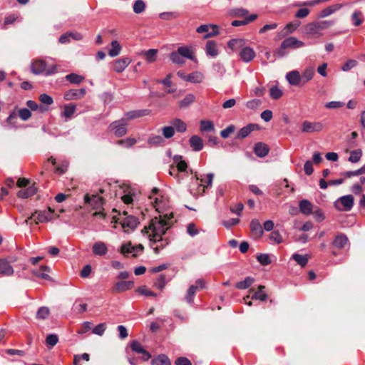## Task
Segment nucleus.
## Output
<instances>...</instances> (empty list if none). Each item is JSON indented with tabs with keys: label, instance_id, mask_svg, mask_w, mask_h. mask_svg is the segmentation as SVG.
Wrapping results in <instances>:
<instances>
[{
	"label": "nucleus",
	"instance_id": "obj_40",
	"mask_svg": "<svg viewBox=\"0 0 365 365\" xmlns=\"http://www.w3.org/2000/svg\"><path fill=\"white\" fill-rule=\"evenodd\" d=\"M310 256L309 255H302L299 254H294L292 255V259H294L297 264L301 265L302 267H304L307 265Z\"/></svg>",
	"mask_w": 365,
	"mask_h": 365
},
{
	"label": "nucleus",
	"instance_id": "obj_26",
	"mask_svg": "<svg viewBox=\"0 0 365 365\" xmlns=\"http://www.w3.org/2000/svg\"><path fill=\"white\" fill-rule=\"evenodd\" d=\"M245 40L243 38H234L227 43V46L232 51H237L238 49L241 51L245 46Z\"/></svg>",
	"mask_w": 365,
	"mask_h": 365
},
{
	"label": "nucleus",
	"instance_id": "obj_23",
	"mask_svg": "<svg viewBox=\"0 0 365 365\" xmlns=\"http://www.w3.org/2000/svg\"><path fill=\"white\" fill-rule=\"evenodd\" d=\"M300 212L306 215H309L313 212L314 206L307 200H302L299 203Z\"/></svg>",
	"mask_w": 365,
	"mask_h": 365
},
{
	"label": "nucleus",
	"instance_id": "obj_8",
	"mask_svg": "<svg viewBox=\"0 0 365 365\" xmlns=\"http://www.w3.org/2000/svg\"><path fill=\"white\" fill-rule=\"evenodd\" d=\"M354 205V197L351 195H346L340 197L334 203L336 208L341 211L350 210Z\"/></svg>",
	"mask_w": 365,
	"mask_h": 365
},
{
	"label": "nucleus",
	"instance_id": "obj_42",
	"mask_svg": "<svg viewBox=\"0 0 365 365\" xmlns=\"http://www.w3.org/2000/svg\"><path fill=\"white\" fill-rule=\"evenodd\" d=\"M341 8V4H335L323 9L320 13V17H326Z\"/></svg>",
	"mask_w": 365,
	"mask_h": 365
},
{
	"label": "nucleus",
	"instance_id": "obj_33",
	"mask_svg": "<svg viewBox=\"0 0 365 365\" xmlns=\"http://www.w3.org/2000/svg\"><path fill=\"white\" fill-rule=\"evenodd\" d=\"M257 125L254 124H249L242 128L237 135V138H245L256 128Z\"/></svg>",
	"mask_w": 365,
	"mask_h": 365
},
{
	"label": "nucleus",
	"instance_id": "obj_35",
	"mask_svg": "<svg viewBox=\"0 0 365 365\" xmlns=\"http://www.w3.org/2000/svg\"><path fill=\"white\" fill-rule=\"evenodd\" d=\"M348 243V239L345 235H340L335 237L333 241V245L339 249H342L346 247Z\"/></svg>",
	"mask_w": 365,
	"mask_h": 365
},
{
	"label": "nucleus",
	"instance_id": "obj_21",
	"mask_svg": "<svg viewBox=\"0 0 365 365\" xmlns=\"http://www.w3.org/2000/svg\"><path fill=\"white\" fill-rule=\"evenodd\" d=\"M108 250L106 244L101 241L95 242L92 247V251L95 255L104 256L107 254Z\"/></svg>",
	"mask_w": 365,
	"mask_h": 365
},
{
	"label": "nucleus",
	"instance_id": "obj_34",
	"mask_svg": "<svg viewBox=\"0 0 365 365\" xmlns=\"http://www.w3.org/2000/svg\"><path fill=\"white\" fill-rule=\"evenodd\" d=\"M204 80V75L199 71H195L188 74L187 82L200 83Z\"/></svg>",
	"mask_w": 365,
	"mask_h": 365
},
{
	"label": "nucleus",
	"instance_id": "obj_25",
	"mask_svg": "<svg viewBox=\"0 0 365 365\" xmlns=\"http://www.w3.org/2000/svg\"><path fill=\"white\" fill-rule=\"evenodd\" d=\"M255 154L260 158L266 156L269 153L267 145L263 143H257L254 147Z\"/></svg>",
	"mask_w": 365,
	"mask_h": 365
},
{
	"label": "nucleus",
	"instance_id": "obj_32",
	"mask_svg": "<svg viewBox=\"0 0 365 365\" xmlns=\"http://www.w3.org/2000/svg\"><path fill=\"white\" fill-rule=\"evenodd\" d=\"M152 365H171L170 360L165 354H160L151 361Z\"/></svg>",
	"mask_w": 365,
	"mask_h": 365
},
{
	"label": "nucleus",
	"instance_id": "obj_22",
	"mask_svg": "<svg viewBox=\"0 0 365 365\" xmlns=\"http://www.w3.org/2000/svg\"><path fill=\"white\" fill-rule=\"evenodd\" d=\"M315 69L312 66L307 67L301 74L302 85L304 86L310 81L314 76Z\"/></svg>",
	"mask_w": 365,
	"mask_h": 365
},
{
	"label": "nucleus",
	"instance_id": "obj_58",
	"mask_svg": "<svg viewBox=\"0 0 365 365\" xmlns=\"http://www.w3.org/2000/svg\"><path fill=\"white\" fill-rule=\"evenodd\" d=\"M270 96L273 99H279L282 96V91L278 86H272L269 91Z\"/></svg>",
	"mask_w": 365,
	"mask_h": 365
},
{
	"label": "nucleus",
	"instance_id": "obj_64",
	"mask_svg": "<svg viewBox=\"0 0 365 365\" xmlns=\"http://www.w3.org/2000/svg\"><path fill=\"white\" fill-rule=\"evenodd\" d=\"M163 135L165 138H170L175 134V130L173 126H165L162 128Z\"/></svg>",
	"mask_w": 365,
	"mask_h": 365
},
{
	"label": "nucleus",
	"instance_id": "obj_5",
	"mask_svg": "<svg viewBox=\"0 0 365 365\" xmlns=\"http://www.w3.org/2000/svg\"><path fill=\"white\" fill-rule=\"evenodd\" d=\"M54 210L48 207V211H36L30 217L25 220L28 225L34 223L36 225L38 223L46 222L52 220L53 217Z\"/></svg>",
	"mask_w": 365,
	"mask_h": 365
},
{
	"label": "nucleus",
	"instance_id": "obj_15",
	"mask_svg": "<svg viewBox=\"0 0 365 365\" xmlns=\"http://www.w3.org/2000/svg\"><path fill=\"white\" fill-rule=\"evenodd\" d=\"M48 163H51L52 165L55 166L54 173L59 175L65 173L68 167V163L66 160L61 161L56 165V160L52 156L48 159Z\"/></svg>",
	"mask_w": 365,
	"mask_h": 365
},
{
	"label": "nucleus",
	"instance_id": "obj_49",
	"mask_svg": "<svg viewBox=\"0 0 365 365\" xmlns=\"http://www.w3.org/2000/svg\"><path fill=\"white\" fill-rule=\"evenodd\" d=\"M144 115H145L144 111H141V110L130 111V112L127 113L125 115V117L122 120H123L124 122L127 123V121L129 120L134 119V118H139V117H141V116H143Z\"/></svg>",
	"mask_w": 365,
	"mask_h": 365
},
{
	"label": "nucleus",
	"instance_id": "obj_63",
	"mask_svg": "<svg viewBox=\"0 0 365 365\" xmlns=\"http://www.w3.org/2000/svg\"><path fill=\"white\" fill-rule=\"evenodd\" d=\"M50 314L49 309L48 307H42L37 312V318L40 319H46Z\"/></svg>",
	"mask_w": 365,
	"mask_h": 365
},
{
	"label": "nucleus",
	"instance_id": "obj_10",
	"mask_svg": "<svg viewBox=\"0 0 365 365\" xmlns=\"http://www.w3.org/2000/svg\"><path fill=\"white\" fill-rule=\"evenodd\" d=\"M143 250V247L142 245L133 246L131 242H129L122 245L120 247V252L125 256L131 254L133 257H136L138 253L142 252Z\"/></svg>",
	"mask_w": 365,
	"mask_h": 365
},
{
	"label": "nucleus",
	"instance_id": "obj_44",
	"mask_svg": "<svg viewBox=\"0 0 365 365\" xmlns=\"http://www.w3.org/2000/svg\"><path fill=\"white\" fill-rule=\"evenodd\" d=\"M299 26L300 21L297 20L288 23L284 29L285 31V34H284V35L293 33Z\"/></svg>",
	"mask_w": 365,
	"mask_h": 365
},
{
	"label": "nucleus",
	"instance_id": "obj_11",
	"mask_svg": "<svg viewBox=\"0 0 365 365\" xmlns=\"http://www.w3.org/2000/svg\"><path fill=\"white\" fill-rule=\"evenodd\" d=\"M212 178L213 175L212 174L207 175L205 179H201L200 182L199 179L197 178V188L195 192V195H202L205 192V189L211 186Z\"/></svg>",
	"mask_w": 365,
	"mask_h": 365
},
{
	"label": "nucleus",
	"instance_id": "obj_17",
	"mask_svg": "<svg viewBox=\"0 0 365 365\" xmlns=\"http://www.w3.org/2000/svg\"><path fill=\"white\" fill-rule=\"evenodd\" d=\"M286 79L289 83L295 86H303L301 74L298 71H292L287 73Z\"/></svg>",
	"mask_w": 365,
	"mask_h": 365
},
{
	"label": "nucleus",
	"instance_id": "obj_14",
	"mask_svg": "<svg viewBox=\"0 0 365 365\" xmlns=\"http://www.w3.org/2000/svg\"><path fill=\"white\" fill-rule=\"evenodd\" d=\"M324 128L321 122L304 121L302 125V130L304 133H314L322 130Z\"/></svg>",
	"mask_w": 365,
	"mask_h": 365
},
{
	"label": "nucleus",
	"instance_id": "obj_1",
	"mask_svg": "<svg viewBox=\"0 0 365 365\" xmlns=\"http://www.w3.org/2000/svg\"><path fill=\"white\" fill-rule=\"evenodd\" d=\"M173 212H166L164 215H160L159 217L153 218L148 227H145L142 232L148 235L149 240L153 243L160 242V245L153 247V250L158 254L160 250L165 247L168 241L167 239H163V236L165 234L166 231L173 225Z\"/></svg>",
	"mask_w": 365,
	"mask_h": 365
},
{
	"label": "nucleus",
	"instance_id": "obj_46",
	"mask_svg": "<svg viewBox=\"0 0 365 365\" xmlns=\"http://www.w3.org/2000/svg\"><path fill=\"white\" fill-rule=\"evenodd\" d=\"M136 143V139L132 137H129L125 139L119 140L117 141L118 145L123 146L127 148L133 146Z\"/></svg>",
	"mask_w": 365,
	"mask_h": 365
},
{
	"label": "nucleus",
	"instance_id": "obj_12",
	"mask_svg": "<svg viewBox=\"0 0 365 365\" xmlns=\"http://www.w3.org/2000/svg\"><path fill=\"white\" fill-rule=\"evenodd\" d=\"M127 123L123 120L115 121L110 125V129L113 130L114 134L117 137H121L127 133Z\"/></svg>",
	"mask_w": 365,
	"mask_h": 365
},
{
	"label": "nucleus",
	"instance_id": "obj_38",
	"mask_svg": "<svg viewBox=\"0 0 365 365\" xmlns=\"http://www.w3.org/2000/svg\"><path fill=\"white\" fill-rule=\"evenodd\" d=\"M178 52L182 56L193 60L195 58L194 51L191 47L182 46L178 49Z\"/></svg>",
	"mask_w": 365,
	"mask_h": 365
},
{
	"label": "nucleus",
	"instance_id": "obj_61",
	"mask_svg": "<svg viewBox=\"0 0 365 365\" xmlns=\"http://www.w3.org/2000/svg\"><path fill=\"white\" fill-rule=\"evenodd\" d=\"M106 329V324L101 323L96 325L93 329L92 333L98 336H102Z\"/></svg>",
	"mask_w": 365,
	"mask_h": 365
},
{
	"label": "nucleus",
	"instance_id": "obj_43",
	"mask_svg": "<svg viewBox=\"0 0 365 365\" xmlns=\"http://www.w3.org/2000/svg\"><path fill=\"white\" fill-rule=\"evenodd\" d=\"M257 16L256 14H252L250 16L247 17L245 20L239 21L235 20L232 22V26H240L248 24L249 23L255 21L257 19Z\"/></svg>",
	"mask_w": 365,
	"mask_h": 365
},
{
	"label": "nucleus",
	"instance_id": "obj_59",
	"mask_svg": "<svg viewBox=\"0 0 365 365\" xmlns=\"http://www.w3.org/2000/svg\"><path fill=\"white\" fill-rule=\"evenodd\" d=\"M18 116L23 120H26L31 116V111L27 108H21L16 111Z\"/></svg>",
	"mask_w": 365,
	"mask_h": 365
},
{
	"label": "nucleus",
	"instance_id": "obj_50",
	"mask_svg": "<svg viewBox=\"0 0 365 365\" xmlns=\"http://www.w3.org/2000/svg\"><path fill=\"white\" fill-rule=\"evenodd\" d=\"M63 115L66 118H70L76 112V106L73 104H68L64 106Z\"/></svg>",
	"mask_w": 365,
	"mask_h": 365
},
{
	"label": "nucleus",
	"instance_id": "obj_24",
	"mask_svg": "<svg viewBox=\"0 0 365 365\" xmlns=\"http://www.w3.org/2000/svg\"><path fill=\"white\" fill-rule=\"evenodd\" d=\"M250 229L255 237L259 238L263 234L262 225L258 220H253L250 223Z\"/></svg>",
	"mask_w": 365,
	"mask_h": 365
},
{
	"label": "nucleus",
	"instance_id": "obj_55",
	"mask_svg": "<svg viewBox=\"0 0 365 365\" xmlns=\"http://www.w3.org/2000/svg\"><path fill=\"white\" fill-rule=\"evenodd\" d=\"M165 284L166 280L164 275L159 276L153 282V287L160 290H163Z\"/></svg>",
	"mask_w": 365,
	"mask_h": 365
},
{
	"label": "nucleus",
	"instance_id": "obj_62",
	"mask_svg": "<svg viewBox=\"0 0 365 365\" xmlns=\"http://www.w3.org/2000/svg\"><path fill=\"white\" fill-rule=\"evenodd\" d=\"M18 19L16 14H10L5 17L4 24H2L3 29H6L7 26L14 24Z\"/></svg>",
	"mask_w": 365,
	"mask_h": 365
},
{
	"label": "nucleus",
	"instance_id": "obj_13",
	"mask_svg": "<svg viewBox=\"0 0 365 365\" xmlns=\"http://www.w3.org/2000/svg\"><path fill=\"white\" fill-rule=\"evenodd\" d=\"M199 34L206 33L205 38L217 36L219 34V29L215 24H205L199 26L197 29Z\"/></svg>",
	"mask_w": 365,
	"mask_h": 365
},
{
	"label": "nucleus",
	"instance_id": "obj_51",
	"mask_svg": "<svg viewBox=\"0 0 365 365\" xmlns=\"http://www.w3.org/2000/svg\"><path fill=\"white\" fill-rule=\"evenodd\" d=\"M254 279L252 277H247L245 280L239 282L236 284V287L239 289H245L250 287L254 283Z\"/></svg>",
	"mask_w": 365,
	"mask_h": 365
},
{
	"label": "nucleus",
	"instance_id": "obj_57",
	"mask_svg": "<svg viewBox=\"0 0 365 365\" xmlns=\"http://www.w3.org/2000/svg\"><path fill=\"white\" fill-rule=\"evenodd\" d=\"M248 11L242 8L233 9L229 11V14L235 17H242L246 16Z\"/></svg>",
	"mask_w": 365,
	"mask_h": 365
},
{
	"label": "nucleus",
	"instance_id": "obj_27",
	"mask_svg": "<svg viewBox=\"0 0 365 365\" xmlns=\"http://www.w3.org/2000/svg\"><path fill=\"white\" fill-rule=\"evenodd\" d=\"M190 145L193 150L199 151L203 148V141L200 137L197 135H192L190 138Z\"/></svg>",
	"mask_w": 365,
	"mask_h": 365
},
{
	"label": "nucleus",
	"instance_id": "obj_19",
	"mask_svg": "<svg viewBox=\"0 0 365 365\" xmlns=\"http://www.w3.org/2000/svg\"><path fill=\"white\" fill-rule=\"evenodd\" d=\"M134 286L133 281H120L116 282L113 288V292H123L132 289Z\"/></svg>",
	"mask_w": 365,
	"mask_h": 365
},
{
	"label": "nucleus",
	"instance_id": "obj_20",
	"mask_svg": "<svg viewBox=\"0 0 365 365\" xmlns=\"http://www.w3.org/2000/svg\"><path fill=\"white\" fill-rule=\"evenodd\" d=\"M85 94L86 90L84 88L71 89L66 92L64 98L67 101L76 100L83 97Z\"/></svg>",
	"mask_w": 365,
	"mask_h": 365
},
{
	"label": "nucleus",
	"instance_id": "obj_29",
	"mask_svg": "<svg viewBox=\"0 0 365 365\" xmlns=\"http://www.w3.org/2000/svg\"><path fill=\"white\" fill-rule=\"evenodd\" d=\"M36 187L33 185L27 188L25 187L20 190L17 193V196L20 198H28L33 196L36 192Z\"/></svg>",
	"mask_w": 365,
	"mask_h": 365
},
{
	"label": "nucleus",
	"instance_id": "obj_28",
	"mask_svg": "<svg viewBox=\"0 0 365 365\" xmlns=\"http://www.w3.org/2000/svg\"><path fill=\"white\" fill-rule=\"evenodd\" d=\"M206 53L212 57H215L218 55L217 45L214 41H208L205 45Z\"/></svg>",
	"mask_w": 365,
	"mask_h": 365
},
{
	"label": "nucleus",
	"instance_id": "obj_4",
	"mask_svg": "<svg viewBox=\"0 0 365 365\" xmlns=\"http://www.w3.org/2000/svg\"><path fill=\"white\" fill-rule=\"evenodd\" d=\"M149 202L153 206L155 210L160 215H164L168 207V201L166 198L159 194V190L157 188H153L152 195L148 197Z\"/></svg>",
	"mask_w": 365,
	"mask_h": 365
},
{
	"label": "nucleus",
	"instance_id": "obj_7",
	"mask_svg": "<svg viewBox=\"0 0 365 365\" xmlns=\"http://www.w3.org/2000/svg\"><path fill=\"white\" fill-rule=\"evenodd\" d=\"M332 24L333 23L329 21H318L308 24L305 28L308 34L314 35L319 34V32L324 29L329 28Z\"/></svg>",
	"mask_w": 365,
	"mask_h": 365
},
{
	"label": "nucleus",
	"instance_id": "obj_36",
	"mask_svg": "<svg viewBox=\"0 0 365 365\" xmlns=\"http://www.w3.org/2000/svg\"><path fill=\"white\" fill-rule=\"evenodd\" d=\"M145 59V61L150 63H153L156 61L158 50L156 49H149L146 51L143 52L142 53Z\"/></svg>",
	"mask_w": 365,
	"mask_h": 365
},
{
	"label": "nucleus",
	"instance_id": "obj_16",
	"mask_svg": "<svg viewBox=\"0 0 365 365\" xmlns=\"http://www.w3.org/2000/svg\"><path fill=\"white\" fill-rule=\"evenodd\" d=\"M131 63V59L128 57L118 58L113 62V68L117 73L123 72Z\"/></svg>",
	"mask_w": 365,
	"mask_h": 365
},
{
	"label": "nucleus",
	"instance_id": "obj_2",
	"mask_svg": "<svg viewBox=\"0 0 365 365\" xmlns=\"http://www.w3.org/2000/svg\"><path fill=\"white\" fill-rule=\"evenodd\" d=\"M103 192L104 190L103 189H99L97 193H87L84 197L85 203L89 204L94 210H100L99 211H96L93 212V216L99 217L102 219L106 217V213L104 212V209L103 208L104 200L103 198L99 195L103 194Z\"/></svg>",
	"mask_w": 365,
	"mask_h": 365
},
{
	"label": "nucleus",
	"instance_id": "obj_56",
	"mask_svg": "<svg viewBox=\"0 0 365 365\" xmlns=\"http://www.w3.org/2000/svg\"><path fill=\"white\" fill-rule=\"evenodd\" d=\"M195 97L193 94H187L180 102L181 108L187 107L195 101Z\"/></svg>",
	"mask_w": 365,
	"mask_h": 365
},
{
	"label": "nucleus",
	"instance_id": "obj_60",
	"mask_svg": "<svg viewBox=\"0 0 365 365\" xmlns=\"http://www.w3.org/2000/svg\"><path fill=\"white\" fill-rule=\"evenodd\" d=\"M93 324L91 322H84L77 330L78 334H83L91 330Z\"/></svg>",
	"mask_w": 365,
	"mask_h": 365
},
{
	"label": "nucleus",
	"instance_id": "obj_18",
	"mask_svg": "<svg viewBox=\"0 0 365 365\" xmlns=\"http://www.w3.org/2000/svg\"><path fill=\"white\" fill-rule=\"evenodd\" d=\"M239 55L243 61L250 62L255 58L256 53L252 48L245 46L240 51Z\"/></svg>",
	"mask_w": 365,
	"mask_h": 365
},
{
	"label": "nucleus",
	"instance_id": "obj_37",
	"mask_svg": "<svg viewBox=\"0 0 365 365\" xmlns=\"http://www.w3.org/2000/svg\"><path fill=\"white\" fill-rule=\"evenodd\" d=\"M135 292L140 294V295H143V296H145V297H155L157 296V294L153 292L152 290H150L147 286L145 285H143V286H140L138 287L135 290Z\"/></svg>",
	"mask_w": 365,
	"mask_h": 365
},
{
	"label": "nucleus",
	"instance_id": "obj_30",
	"mask_svg": "<svg viewBox=\"0 0 365 365\" xmlns=\"http://www.w3.org/2000/svg\"><path fill=\"white\" fill-rule=\"evenodd\" d=\"M264 288V286L259 285L258 287V291H255L253 289H250V292L253 293L252 299L265 301L267 299V294L263 291Z\"/></svg>",
	"mask_w": 365,
	"mask_h": 365
},
{
	"label": "nucleus",
	"instance_id": "obj_53",
	"mask_svg": "<svg viewBox=\"0 0 365 365\" xmlns=\"http://www.w3.org/2000/svg\"><path fill=\"white\" fill-rule=\"evenodd\" d=\"M66 78L71 83L79 84L84 80V77L76 73L67 75Z\"/></svg>",
	"mask_w": 365,
	"mask_h": 365
},
{
	"label": "nucleus",
	"instance_id": "obj_54",
	"mask_svg": "<svg viewBox=\"0 0 365 365\" xmlns=\"http://www.w3.org/2000/svg\"><path fill=\"white\" fill-rule=\"evenodd\" d=\"M145 4L143 0H137L133 4V11L135 14H140L145 9Z\"/></svg>",
	"mask_w": 365,
	"mask_h": 365
},
{
	"label": "nucleus",
	"instance_id": "obj_41",
	"mask_svg": "<svg viewBox=\"0 0 365 365\" xmlns=\"http://www.w3.org/2000/svg\"><path fill=\"white\" fill-rule=\"evenodd\" d=\"M121 51V46L118 41H113L111 42V48L108 51L109 56L111 57L117 56Z\"/></svg>",
	"mask_w": 365,
	"mask_h": 365
},
{
	"label": "nucleus",
	"instance_id": "obj_52",
	"mask_svg": "<svg viewBox=\"0 0 365 365\" xmlns=\"http://www.w3.org/2000/svg\"><path fill=\"white\" fill-rule=\"evenodd\" d=\"M362 156V151L361 149H356L350 152V155L349 157V161L351 163H357L359 161Z\"/></svg>",
	"mask_w": 365,
	"mask_h": 365
},
{
	"label": "nucleus",
	"instance_id": "obj_6",
	"mask_svg": "<svg viewBox=\"0 0 365 365\" xmlns=\"http://www.w3.org/2000/svg\"><path fill=\"white\" fill-rule=\"evenodd\" d=\"M31 71L36 74L44 73L49 75L56 71V66L52 65L47 67L45 61L42 60H36L31 64Z\"/></svg>",
	"mask_w": 365,
	"mask_h": 365
},
{
	"label": "nucleus",
	"instance_id": "obj_31",
	"mask_svg": "<svg viewBox=\"0 0 365 365\" xmlns=\"http://www.w3.org/2000/svg\"><path fill=\"white\" fill-rule=\"evenodd\" d=\"M0 274L6 276H10L14 274L13 267L4 259H0Z\"/></svg>",
	"mask_w": 365,
	"mask_h": 365
},
{
	"label": "nucleus",
	"instance_id": "obj_48",
	"mask_svg": "<svg viewBox=\"0 0 365 365\" xmlns=\"http://www.w3.org/2000/svg\"><path fill=\"white\" fill-rule=\"evenodd\" d=\"M201 132H209L214 130V124L210 120H202L200 123Z\"/></svg>",
	"mask_w": 365,
	"mask_h": 365
},
{
	"label": "nucleus",
	"instance_id": "obj_3",
	"mask_svg": "<svg viewBox=\"0 0 365 365\" xmlns=\"http://www.w3.org/2000/svg\"><path fill=\"white\" fill-rule=\"evenodd\" d=\"M304 45L303 41L294 36L287 37L282 42L280 46L274 51V56L282 57L287 53L289 49H297L304 46Z\"/></svg>",
	"mask_w": 365,
	"mask_h": 365
},
{
	"label": "nucleus",
	"instance_id": "obj_9",
	"mask_svg": "<svg viewBox=\"0 0 365 365\" xmlns=\"http://www.w3.org/2000/svg\"><path fill=\"white\" fill-rule=\"evenodd\" d=\"M118 220H120L119 223L121 225L123 230L125 232H129L133 230L138 223V220L133 216H128L124 219H118L115 222H118Z\"/></svg>",
	"mask_w": 365,
	"mask_h": 365
},
{
	"label": "nucleus",
	"instance_id": "obj_39",
	"mask_svg": "<svg viewBox=\"0 0 365 365\" xmlns=\"http://www.w3.org/2000/svg\"><path fill=\"white\" fill-rule=\"evenodd\" d=\"M50 272V269L47 266L41 267L39 271L34 270L32 273L38 277H41L43 279H49L50 277L48 275V272Z\"/></svg>",
	"mask_w": 365,
	"mask_h": 365
},
{
	"label": "nucleus",
	"instance_id": "obj_47",
	"mask_svg": "<svg viewBox=\"0 0 365 365\" xmlns=\"http://www.w3.org/2000/svg\"><path fill=\"white\" fill-rule=\"evenodd\" d=\"M173 127L178 132L183 133L187 130V125L180 119H175L173 121Z\"/></svg>",
	"mask_w": 365,
	"mask_h": 365
},
{
	"label": "nucleus",
	"instance_id": "obj_45",
	"mask_svg": "<svg viewBox=\"0 0 365 365\" xmlns=\"http://www.w3.org/2000/svg\"><path fill=\"white\" fill-rule=\"evenodd\" d=\"M351 19L354 26H360L364 22L362 12L360 11H355L351 16Z\"/></svg>",
	"mask_w": 365,
	"mask_h": 365
}]
</instances>
